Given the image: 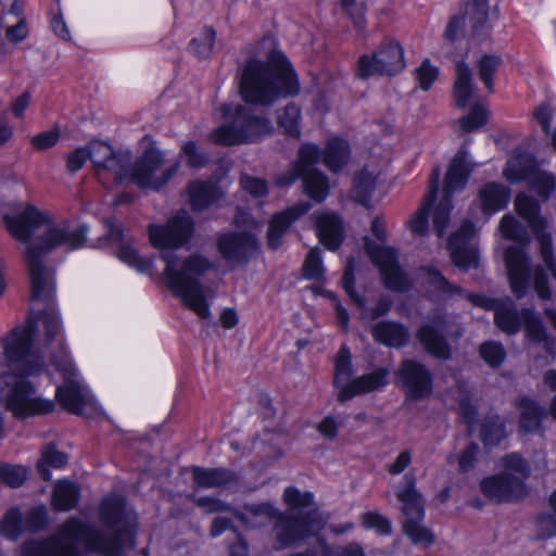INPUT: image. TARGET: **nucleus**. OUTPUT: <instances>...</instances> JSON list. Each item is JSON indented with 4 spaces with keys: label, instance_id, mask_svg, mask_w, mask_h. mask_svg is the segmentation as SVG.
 Wrapping results in <instances>:
<instances>
[{
    "label": "nucleus",
    "instance_id": "1",
    "mask_svg": "<svg viewBox=\"0 0 556 556\" xmlns=\"http://www.w3.org/2000/svg\"><path fill=\"white\" fill-rule=\"evenodd\" d=\"M2 219L15 239L28 243L25 261L30 278L31 300L49 301L54 293V273L45 265V256L62 245L68 250L81 248L87 240L88 227L80 225L73 229L67 222L52 223L33 204H27L20 214L3 215Z\"/></svg>",
    "mask_w": 556,
    "mask_h": 556
},
{
    "label": "nucleus",
    "instance_id": "2",
    "mask_svg": "<svg viewBox=\"0 0 556 556\" xmlns=\"http://www.w3.org/2000/svg\"><path fill=\"white\" fill-rule=\"evenodd\" d=\"M194 231V222L186 210L178 211L165 225L151 224L148 227L149 240L154 248L166 250L161 257L165 262L163 275L167 287L182 304L200 318L210 317V308L200 278L214 268L208 258L193 254L185 258L178 267V257L173 250L189 242Z\"/></svg>",
    "mask_w": 556,
    "mask_h": 556
},
{
    "label": "nucleus",
    "instance_id": "3",
    "mask_svg": "<svg viewBox=\"0 0 556 556\" xmlns=\"http://www.w3.org/2000/svg\"><path fill=\"white\" fill-rule=\"evenodd\" d=\"M126 518L125 497L117 494L108 495L100 504V520L111 533L71 517L50 536L24 543L22 556H83L76 546L78 542L92 553L121 556L124 551Z\"/></svg>",
    "mask_w": 556,
    "mask_h": 556
},
{
    "label": "nucleus",
    "instance_id": "4",
    "mask_svg": "<svg viewBox=\"0 0 556 556\" xmlns=\"http://www.w3.org/2000/svg\"><path fill=\"white\" fill-rule=\"evenodd\" d=\"M35 325L15 327L4 339V355L10 368L18 378L9 390L5 407L16 418L51 413L54 403L36 396L34 386L25 377L39 375L45 368L41 356L31 352Z\"/></svg>",
    "mask_w": 556,
    "mask_h": 556
},
{
    "label": "nucleus",
    "instance_id": "5",
    "mask_svg": "<svg viewBox=\"0 0 556 556\" xmlns=\"http://www.w3.org/2000/svg\"><path fill=\"white\" fill-rule=\"evenodd\" d=\"M299 91L300 84L291 63L277 50L270 51L265 61L247 60L239 76V93L248 104L269 106Z\"/></svg>",
    "mask_w": 556,
    "mask_h": 556
},
{
    "label": "nucleus",
    "instance_id": "6",
    "mask_svg": "<svg viewBox=\"0 0 556 556\" xmlns=\"http://www.w3.org/2000/svg\"><path fill=\"white\" fill-rule=\"evenodd\" d=\"M489 0H468L460 3V12L450 16L443 38L450 43L468 38L477 43L491 39L493 25Z\"/></svg>",
    "mask_w": 556,
    "mask_h": 556
},
{
    "label": "nucleus",
    "instance_id": "7",
    "mask_svg": "<svg viewBox=\"0 0 556 556\" xmlns=\"http://www.w3.org/2000/svg\"><path fill=\"white\" fill-rule=\"evenodd\" d=\"M222 110L225 116H231V121L212 132L211 138L216 144L249 143L271 131L269 119L253 115L248 108L241 104L236 105L233 112L230 104H224Z\"/></svg>",
    "mask_w": 556,
    "mask_h": 556
},
{
    "label": "nucleus",
    "instance_id": "8",
    "mask_svg": "<svg viewBox=\"0 0 556 556\" xmlns=\"http://www.w3.org/2000/svg\"><path fill=\"white\" fill-rule=\"evenodd\" d=\"M320 161V150L317 146L303 144L298 153V160L291 168L276 178V185L288 187L302 179L303 189L307 197L315 202H323L329 193L328 178L316 168Z\"/></svg>",
    "mask_w": 556,
    "mask_h": 556
},
{
    "label": "nucleus",
    "instance_id": "9",
    "mask_svg": "<svg viewBox=\"0 0 556 556\" xmlns=\"http://www.w3.org/2000/svg\"><path fill=\"white\" fill-rule=\"evenodd\" d=\"M325 525V520L318 509H309L306 513L280 511L274 521L276 549L295 546L305 539L314 535Z\"/></svg>",
    "mask_w": 556,
    "mask_h": 556
},
{
    "label": "nucleus",
    "instance_id": "10",
    "mask_svg": "<svg viewBox=\"0 0 556 556\" xmlns=\"http://www.w3.org/2000/svg\"><path fill=\"white\" fill-rule=\"evenodd\" d=\"M163 163L164 154L152 143L144 149L134 163L130 162L127 180L140 189L157 191L176 175L179 168V162L176 161L169 167L163 169L161 175H157V170Z\"/></svg>",
    "mask_w": 556,
    "mask_h": 556
},
{
    "label": "nucleus",
    "instance_id": "11",
    "mask_svg": "<svg viewBox=\"0 0 556 556\" xmlns=\"http://www.w3.org/2000/svg\"><path fill=\"white\" fill-rule=\"evenodd\" d=\"M52 362L59 371L63 372V384L58 387L55 397L60 405L75 415H84L85 410L94 406V401L87 388L77 380V372L66 354L60 359L52 356Z\"/></svg>",
    "mask_w": 556,
    "mask_h": 556
},
{
    "label": "nucleus",
    "instance_id": "12",
    "mask_svg": "<svg viewBox=\"0 0 556 556\" xmlns=\"http://www.w3.org/2000/svg\"><path fill=\"white\" fill-rule=\"evenodd\" d=\"M406 66L404 51L399 42L389 40L382 42L371 54L359 56L356 76L367 79L370 76H393Z\"/></svg>",
    "mask_w": 556,
    "mask_h": 556
},
{
    "label": "nucleus",
    "instance_id": "13",
    "mask_svg": "<svg viewBox=\"0 0 556 556\" xmlns=\"http://www.w3.org/2000/svg\"><path fill=\"white\" fill-rule=\"evenodd\" d=\"M364 249L372 264L379 268L386 288L397 292L409 289L410 281L399 264L395 249L379 245L368 237L364 238Z\"/></svg>",
    "mask_w": 556,
    "mask_h": 556
},
{
    "label": "nucleus",
    "instance_id": "14",
    "mask_svg": "<svg viewBox=\"0 0 556 556\" xmlns=\"http://www.w3.org/2000/svg\"><path fill=\"white\" fill-rule=\"evenodd\" d=\"M481 493L496 504H513L525 500L529 490L526 482L511 472L502 471L480 481Z\"/></svg>",
    "mask_w": 556,
    "mask_h": 556
},
{
    "label": "nucleus",
    "instance_id": "15",
    "mask_svg": "<svg viewBox=\"0 0 556 556\" xmlns=\"http://www.w3.org/2000/svg\"><path fill=\"white\" fill-rule=\"evenodd\" d=\"M217 249L223 258L233 265L247 264L258 249V242L250 232H227L217 238Z\"/></svg>",
    "mask_w": 556,
    "mask_h": 556
},
{
    "label": "nucleus",
    "instance_id": "16",
    "mask_svg": "<svg viewBox=\"0 0 556 556\" xmlns=\"http://www.w3.org/2000/svg\"><path fill=\"white\" fill-rule=\"evenodd\" d=\"M395 496L401 503L403 529L414 544H417V480L409 471L397 483Z\"/></svg>",
    "mask_w": 556,
    "mask_h": 556
},
{
    "label": "nucleus",
    "instance_id": "17",
    "mask_svg": "<svg viewBox=\"0 0 556 556\" xmlns=\"http://www.w3.org/2000/svg\"><path fill=\"white\" fill-rule=\"evenodd\" d=\"M446 331L447 323L443 315H437L429 323L419 326V343L429 355L439 361H448L452 357Z\"/></svg>",
    "mask_w": 556,
    "mask_h": 556
},
{
    "label": "nucleus",
    "instance_id": "18",
    "mask_svg": "<svg viewBox=\"0 0 556 556\" xmlns=\"http://www.w3.org/2000/svg\"><path fill=\"white\" fill-rule=\"evenodd\" d=\"M509 287L517 299H522L531 280L530 258L521 247H509L505 251Z\"/></svg>",
    "mask_w": 556,
    "mask_h": 556
},
{
    "label": "nucleus",
    "instance_id": "19",
    "mask_svg": "<svg viewBox=\"0 0 556 556\" xmlns=\"http://www.w3.org/2000/svg\"><path fill=\"white\" fill-rule=\"evenodd\" d=\"M419 280L424 295L434 303L462 296L464 289L452 283L437 267L419 266Z\"/></svg>",
    "mask_w": 556,
    "mask_h": 556
},
{
    "label": "nucleus",
    "instance_id": "20",
    "mask_svg": "<svg viewBox=\"0 0 556 556\" xmlns=\"http://www.w3.org/2000/svg\"><path fill=\"white\" fill-rule=\"evenodd\" d=\"M514 405L519 412L518 432L520 434L544 433L542 422L548 416V410L539 401L522 395L515 400Z\"/></svg>",
    "mask_w": 556,
    "mask_h": 556
},
{
    "label": "nucleus",
    "instance_id": "21",
    "mask_svg": "<svg viewBox=\"0 0 556 556\" xmlns=\"http://www.w3.org/2000/svg\"><path fill=\"white\" fill-rule=\"evenodd\" d=\"M467 156V150L460 148L451 160L444 177L442 194L453 198L455 192L466 188L476 166L468 162Z\"/></svg>",
    "mask_w": 556,
    "mask_h": 556
},
{
    "label": "nucleus",
    "instance_id": "22",
    "mask_svg": "<svg viewBox=\"0 0 556 556\" xmlns=\"http://www.w3.org/2000/svg\"><path fill=\"white\" fill-rule=\"evenodd\" d=\"M390 370L386 367H379L372 372L362 375L348 384L342 386L339 390L337 399L344 403L356 395L366 394L384 388L388 383Z\"/></svg>",
    "mask_w": 556,
    "mask_h": 556
},
{
    "label": "nucleus",
    "instance_id": "23",
    "mask_svg": "<svg viewBox=\"0 0 556 556\" xmlns=\"http://www.w3.org/2000/svg\"><path fill=\"white\" fill-rule=\"evenodd\" d=\"M311 206L308 202H301L273 216L267 230V244L271 250H277L282 244L283 235Z\"/></svg>",
    "mask_w": 556,
    "mask_h": 556
},
{
    "label": "nucleus",
    "instance_id": "24",
    "mask_svg": "<svg viewBox=\"0 0 556 556\" xmlns=\"http://www.w3.org/2000/svg\"><path fill=\"white\" fill-rule=\"evenodd\" d=\"M191 475L194 485L199 489H222L236 485L239 482V475L224 467L193 466Z\"/></svg>",
    "mask_w": 556,
    "mask_h": 556
},
{
    "label": "nucleus",
    "instance_id": "25",
    "mask_svg": "<svg viewBox=\"0 0 556 556\" xmlns=\"http://www.w3.org/2000/svg\"><path fill=\"white\" fill-rule=\"evenodd\" d=\"M521 316L527 339L534 344H542L547 354H554L556 339L548 333L542 318L529 307L521 308Z\"/></svg>",
    "mask_w": 556,
    "mask_h": 556
},
{
    "label": "nucleus",
    "instance_id": "26",
    "mask_svg": "<svg viewBox=\"0 0 556 556\" xmlns=\"http://www.w3.org/2000/svg\"><path fill=\"white\" fill-rule=\"evenodd\" d=\"M277 515L278 509L270 503L245 504L241 510L236 508L233 511V516L251 530L266 527Z\"/></svg>",
    "mask_w": 556,
    "mask_h": 556
},
{
    "label": "nucleus",
    "instance_id": "27",
    "mask_svg": "<svg viewBox=\"0 0 556 556\" xmlns=\"http://www.w3.org/2000/svg\"><path fill=\"white\" fill-rule=\"evenodd\" d=\"M370 334L377 343L400 349L409 341L408 329L396 321L381 320L370 327Z\"/></svg>",
    "mask_w": 556,
    "mask_h": 556
},
{
    "label": "nucleus",
    "instance_id": "28",
    "mask_svg": "<svg viewBox=\"0 0 556 556\" xmlns=\"http://www.w3.org/2000/svg\"><path fill=\"white\" fill-rule=\"evenodd\" d=\"M539 169L535 155L520 152L507 161L503 175L511 184L527 182Z\"/></svg>",
    "mask_w": 556,
    "mask_h": 556
},
{
    "label": "nucleus",
    "instance_id": "29",
    "mask_svg": "<svg viewBox=\"0 0 556 556\" xmlns=\"http://www.w3.org/2000/svg\"><path fill=\"white\" fill-rule=\"evenodd\" d=\"M481 211L484 215H493L507 207L511 191L501 182H486L479 190Z\"/></svg>",
    "mask_w": 556,
    "mask_h": 556
},
{
    "label": "nucleus",
    "instance_id": "30",
    "mask_svg": "<svg viewBox=\"0 0 556 556\" xmlns=\"http://www.w3.org/2000/svg\"><path fill=\"white\" fill-rule=\"evenodd\" d=\"M317 235L320 242L331 251H337L344 240V228L338 215L325 213L317 217Z\"/></svg>",
    "mask_w": 556,
    "mask_h": 556
},
{
    "label": "nucleus",
    "instance_id": "31",
    "mask_svg": "<svg viewBox=\"0 0 556 556\" xmlns=\"http://www.w3.org/2000/svg\"><path fill=\"white\" fill-rule=\"evenodd\" d=\"M515 208L518 215L528 223L539 241L541 236L548 235L545 232L546 222L540 215L538 200L526 193H518L515 198Z\"/></svg>",
    "mask_w": 556,
    "mask_h": 556
},
{
    "label": "nucleus",
    "instance_id": "32",
    "mask_svg": "<svg viewBox=\"0 0 556 556\" xmlns=\"http://www.w3.org/2000/svg\"><path fill=\"white\" fill-rule=\"evenodd\" d=\"M188 194L193 212H202L223 198L216 184L203 180L191 181L188 185Z\"/></svg>",
    "mask_w": 556,
    "mask_h": 556
},
{
    "label": "nucleus",
    "instance_id": "33",
    "mask_svg": "<svg viewBox=\"0 0 556 556\" xmlns=\"http://www.w3.org/2000/svg\"><path fill=\"white\" fill-rule=\"evenodd\" d=\"M473 89L472 73L469 65L465 61H458L456 63V79L453 86L455 105L459 109L467 108Z\"/></svg>",
    "mask_w": 556,
    "mask_h": 556
},
{
    "label": "nucleus",
    "instance_id": "34",
    "mask_svg": "<svg viewBox=\"0 0 556 556\" xmlns=\"http://www.w3.org/2000/svg\"><path fill=\"white\" fill-rule=\"evenodd\" d=\"M494 324L504 333L514 336L522 328L521 311H518L513 301L501 304L494 312Z\"/></svg>",
    "mask_w": 556,
    "mask_h": 556
},
{
    "label": "nucleus",
    "instance_id": "35",
    "mask_svg": "<svg viewBox=\"0 0 556 556\" xmlns=\"http://www.w3.org/2000/svg\"><path fill=\"white\" fill-rule=\"evenodd\" d=\"M441 169L435 166L429 177L428 192L424 197L422 203L419 206V237H424L429 232V216L432 205L437 201L439 185H440Z\"/></svg>",
    "mask_w": 556,
    "mask_h": 556
},
{
    "label": "nucleus",
    "instance_id": "36",
    "mask_svg": "<svg viewBox=\"0 0 556 556\" xmlns=\"http://www.w3.org/2000/svg\"><path fill=\"white\" fill-rule=\"evenodd\" d=\"M506 438V424L498 414L483 417L480 426V440L485 447L497 446Z\"/></svg>",
    "mask_w": 556,
    "mask_h": 556
},
{
    "label": "nucleus",
    "instance_id": "37",
    "mask_svg": "<svg viewBox=\"0 0 556 556\" xmlns=\"http://www.w3.org/2000/svg\"><path fill=\"white\" fill-rule=\"evenodd\" d=\"M350 156V147L345 140L331 139L326 149L320 151V159L331 172H339L346 163Z\"/></svg>",
    "mask_w": 556,
    "mask_h": 556
},
{
    "label": "nucleus",
    "instance_id": "38",
    "mask_svg": "<svg viewBox=\"0 0 556 556\" xmlns=\"http://www.w3.org/2000/svg\"><path fill=\"white\" fill-rule=\"evenodd\" d=\"M80 490L71 481H59L53 489L52 505L55 510L68 511L79 502Z\"/></svg>",
    "mask_w": 556,
    "mask_h": 556
},
{
    "label": "nucleus",
    "instance_id": "39",
    "mask_svg": "<svg viewBox=\"0 0 556 556\" xmlns=\"http://www.w3.org/2000/svg\"><path fill=\"white\" fill-rule=\"evenodd\" d=\"M68 457L59 451L54 444L46 445L41 451V457L37 464L40 477L48 481L51 479L50 468H62L67 464Z\"/></svg>",
    "mask_w": 556,
    "mask_h": 556
},
{
    "label": "nucleus",
    "instance_id": "40",
    "mask_svg": "<svg viewBox=\"0 0 556 556\" xmlns=\"http://www.w3.org/2000/svg\"><path fill=\"white\" fill-rule=\"evenodd\" d=\"M395 383L404 389L409 400H417V362L404 359L394 372Z\"/></svg>",
    "mask_w": 556,
    "mask_h": 556
},
{
    "label": "nucleus",
    "instance_id": "41",
    "mask_svg": "<svg viewBox=\"0 0 556 556\" xmlns=\"http://www.w3.org/2000/svg\"><path fill=\"white\" fill-rule=\"evenodd\" d=\"M283 502L289 507L286 511L298 514L299 511L306 513L309 509H318L314 502V494L312 492H301L295 486H288L283 492Z\"/></svg>",
    "mask_w": 556,
    "mask_h": 556
},
{
    "label": "nucleus",
    "instance_id": "42",
    "mask_svg": "<svg viewBox=\"0 0 556 556\" xmlns=\"http://www.w3.org/2000/svg\"><path fill=\"white\" fill-rule=\"evenodd\" d=\"M130 161L131 154L129 151H113L112 155L101 168V172H110L113 175L114 180L118 184H122L128 178Z\"/></svg>",
    "mask_w": 556,
    "mask_h": 556
},
{
    "label": "nucleus",
    "instance_id": "43",
    "mask_svg": "<svg viewBox=\"0 0 556 556\" xmlns=\"http://www.w3.org/2000/svg\"><path fill=\"white\" fill-rule=\"evenodd\" d=\"M352 375L353 367L351 361V352L349 348L343 344L338 351L334 361L333 386L338 389V391L342 388V386L349 383L348 381Z\"/></svg>",
    "mask_w": 556,
    "mask_h": 556
},
{
    "label": "nucleus",
    "instance_id": "44",
    "mask_svg": "<svg viewBox=\"0 0 556 556\" xmlns=\"http://www.w3.org/2000/svg\"><path fill=\"white\" fill-rule=\"evenodd\" d=\"M526 184L542 200H548L556 189L555 176L541 168Z\"/></svg>",
    "mask_w": 556,
    "mask_h": 556
},
{
    "label": "nucleus",
    "instance_id": "45",
    "mask_svg": "<svg viewBox=\"0 0 556 556\" xmlns=\"http://www.w3.org/2000/svg\"><path fill=\"white\" fill-rule=\"evenodd\" d=\"M480 358L492 369H498L506 359L504 345L494 340L482 342L478 348Z\"/></svg>",
    "mask_w": 556,
    "mask_h": 556
},
{
    "label": "nucleus",
    "instance_id": "46",
    "mask_svg": "<svg viewBox=\"0 0 556 556\" xmlns=\"http://www.w3.org/2000/svg\"><path fill=\"white\" fill-rule=\"evenodd\" d=\"M502 63L498 54H483L478 61L479 78L489 92H494V75Z\"/></svg>",
    "mask_w": 556,
    "mask_h": 556
},
{
    "label": "nucleus",
    "instance_id": "47",
    "mask_svg": "<svg viewBox=\"0 0 556 556\" xmlns=\"http://www.w3.org/2000/svg\"><path fill=\"white\" fill-rule=\"evenodd\" d=\"M489 112L481 103L473 104L469 112L458 119L459 127L466 134L475 132L488 124Z\"/></svg>",
    "mask_w": 556,
    "mask_h": 556
},
{
    "label": "nucleus",
    "instance_id": "48",
    "mask_svg": "<svg viewBox=\"0 0 556 556\" xmlns=\"http://www.w3.org/2000/svg\"><path fill=\"white\" fill-rule=\"evenodd\" d=\"M451 197L442 194L438 205L434 207L432 214V229L438 238H443L451 220V211L453 210V202Z\"/></svg>",
    "mask_w": 556,
    "mask_h": 556
},
{
    "label": "nucleus",
    "instance_id": "49",
    "mask_svg": "<svg viewBox=\"0 0 556 556\" xmlns=\"http://www.w3.org/2000/svg\"><path fill=\"white\" fill-rule=\"evenodd\" d=\"M375 177L367 170H361L354 178V197L355 200L363 204L368 205L371 194L375 190Z\"/></svg>",
    "mask_w": 556,
    "mask_h": 556
},
{
    "label": "nucleus",
    "instance_id": "50",
    "mask_svg": "<svg viewBox=\"0 0 556 556\" xmlns=\"http://www.w3.org/2000/svg\"><path fill=\"white\" fill-rule=\"evenodd\" d=\"M475 235V225L470 220H466L462 224V226L453 233L450 235L447 239V250L450 254L455 252L457 249H463L465 247H471L469 243Z\"/></svg>",
    "mask_w": 556,
    "mask_h": 556
},
{
    "label": "nucleus",
    "instance_id": "51",
    "mask_svg": "<svg viewBox=\"0 0 556 556\" xmlns=\"http://www.w3.org/2000/svg\"><path fill=\"white\" fill-rule=\"evenodd\" d=\"M27 479V469L21 465L0 463V480L10 488L23 485Z\"/></svg>",
    "mask_w": 556,
    "mask_h": 556
},
{
    "label": "nucleus",
    "instance_id": "52",
    "mask_svg": "<svg viewBox=\"0 0 556 556\" xmlns=\"http://www.w3.org/2000/svg\"><path fill=\"white\" fill-rule=\"evenodd\" d=\"M502 466L505 468L507 472H516L521 477L525 482L531 475V466L528 460L517 452H513L504 455L501 458Z\"/></svg>",
    "mask_w": 556,
    "mask_h": 556
},
{
    "label": "nucleus",
    "instance_id": "53",
    "mask_svg": "<svg viewBox=\"0 0 556 556\" xmlns=\"http://www.w3.org/2000/svg\"><path fill=\"white\" fill-rule=\"evenodd\" d=\"M301 110L294 103H289L285 106L282 113L278 116V124L285 129V132L290 136H299V121Z\"/></svg>",
    "mask_w": 556,
    "mask_h": 556
},
{
    "label": "nucleus",
    "instance_id": "54",
    "mask_svg": "<svg viewBox=\"0 0 556 556\" xmlns=\"http://www.w3.org/2000/svg\"><path fill=\"white\" fill-rule=\"evenodd\" d=\"M216 33L212 27H205L199 38H193L189 43V50L199 59H206L212 52Z\"/></svg>",
    "mask_w": 556,
    "mask_h": 556
},
{
    "label": "nucleus",
    "instance_id": "55",
    "mask_svg": "<svg viewBox=\"0 0 556 556\" xmlns=\"http://www.w3.org/2000/svg\"><path fill=\"white\" fill-rule=\"evenodd\" d=\"M450 256L454 265L465 271L470 268H477L479 265L478 249L472 245L457 249Z\"/></svg>",
    "mask_w": 556,
    "mask_h": 556
},
{
    "label": "nucleus",
    "instance_id": "56",
    "mask_svg": "<svg viewBox=\"0 0 556 556\" xmlns=\"http://www.w3.org/2000/svg\"><path fill=\"white\" fill-rule=\"evenodd\" d=\"M39 318L43 326L46 341L50 344L61 333L59 314L53 306H49L41 312Z\"/></svg>",
    "mask_w": 556,
    "mask_h": 556
},
{
    "label": "nucleus",
    "instance_id": "57",
    "mask_svg": "<svg viewBox=\"0 0 556 556\" xmlns=\"http://www.w3.org/2000/svg\"><path fill=\"white\" fill-rule=\"evenodd\" d=\"M190 501H192L198 507L203 509L205 514H216V513H230L233 515L235 507L230 504L214 497V496H188Z\"/></svg>",
    "mask_w": 556,
    "mask_h": 556
},
{
    "label": "nucleus",
    "instance_id": "58",
    "mask_svg": "<svg viewBox=\"0 0 556 556\" xmlns=\"http://www.w3.org/2000/svg\"><path fill=\"white\" fill-rule=\"evenodd\" d=\"M24 530V522L18 509L9 510L0 521V531L9 539H16Z\"/></svg>",
    "mask_w": 556,
    "mask_h": 556
},
{
    "label": "nucleus",
    "instance_id": "59",
    "mask_svg": "<svg viewBox=\"0 0 556 556\" xmlns=\"http://www.w3.org/2000/svg\"><path fill=\"white\" fill-rule=\"evenodd\" d=\"M117 256L140 273H148L152 269V261L141 257L135 249L127 244H123L118 248Z\"/></svg>",
    "mask_w": 556,
    "mask_h": 556
},
{
    "label": "nucleus",
    "instance_id": "60",
    "mask_svg": "<svg viewBox=\"0 0 556 556\" xmlns=\"http://www.w3.org/2000/svg\"><path fill=\"white\" fill-rule=\"evenodd\" d=\"M303 276L311 280H321L324 278V266L318 249H312L303 264Z\"/></svg>",
    "mask_w": 556,
    "mask_h": 556
},
{
    "label": "nucleus",
    "instance_id": "61",
    "mask_svg": "<svg viewBox=\"0 0 556 556\" xmlns=\"http://www.w3.org/2000/svg\"><path fill=\"white\" fill-rule=\"evenodd\" d=\"M89 159L91 160L98 175L101 173V168L106 163L109 157L113 153V149L110 144L102 141H91L87 146Z\"/></svg>",
    "mask_w": 556,
    "mask_h": 556
},
{
    "label": "nucleus",
    "instance_id": "62",
    "mask_svg": "<svg viewBox=\"0 0 556 556\" xmlns=\"http://www.w3.org/2000/svg\"><path fill=\"white\" fill-rule=\"evenodd\" d=\"M500 231L503 238L513 241H522L526 238L525 227L510 214H506L500 222Z\"/></svg>",
    "mask_w": 556,
    "mask_h": 556
},
{
    "label": "nucleus",
    "instance_id": "63",
    "mask_svg": "<svg viewBox=\"0 0 556 556\" xmlns=\"http://www.w3.org/2000/svg\"><path fill=\"white\" fill-rule=\"evenodd\" d=\"M342 287L351 300L358 306L364 307L366 301L359 296L355 291V278H354V258L351 256L348 258L346 266L341 279Z\"/></svg>",
    "mask_w": 556,
    "mask_h": 556
},
{
    "label": "nucleus",
    "instance_id": "64",
    "mask_svg": "<svg viewBox=\"0 0 556 556\" xmlns=\"http://www.w3.org/2000/svg\"><path fill=\"white\" fill-rule=\"evenodd\" d=\"M362 525L366 529H375L378 533L387 535L392 531V526L390 520L374 511H367L362 515Z\"/></svg>",
    "mask_w": 556,
    "mask_h": 556
}]
</instances>
